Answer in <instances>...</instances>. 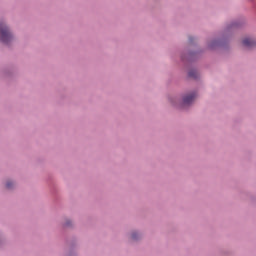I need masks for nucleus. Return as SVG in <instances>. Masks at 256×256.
<instances>
[{
  "mask_svg": "<svg viewBox=\"0 0 256 256\" xmlns=\"http://www.w3.org/2000/svg\"><path fill=\"white\" fill-rule=\"evenodd\" d=\"M13 39V35H11V32L9 31V28L5 26V24L0 23V41L2 43H11Z\"/></svg>",
  "mask_w": 256,
  "mask_h": 256,
  "instance_id": "1",
  "label": "nucleus"
},
{
  "mask_svg": "<svg viewBox=\"0 0 256 256\" xmlns=\"http://www.w3.org/2000/svg\"><path fill=\"white\" fill-rule=\"evenodd\" d=\"M195 93L187 95L183 98V103L184 105H191V103H193V101H195Z\"/></svg>",
  "mask_w": 256,
  "mask_h": 256,
  "instance_id": "2",
  "label": "nucleus"
},
{
  "mask_svg": "<svg viewBox=\"0 0 256 256\" xmlns=\"http://www.w3.org/2000/svg\"><path fill=\"white\" fill-rule=\"evenodd\" d=\"M242 43H243L244 47H248V48L255 47V45H256L255 40H253L251 38H245L242 41Z\"/></svg>",
  "mask_w": 256,
  "mask_h": 256,
  "instance_id": "3",
  "label": "nucleus"
},
{
  "mask_svg": "<svg viewBox=\"0 0 256 256\" xmlns=\"http://www.w3.org/2000/svg\"><path fill=\"white\" fill-rule=\"evenodd\" d=\"M12 186H13V183H12V182H7V183H6L7 189H11Z\"/></svg>",
  "mask_w": 256,
  "mask_h": 256,
  "instance_id": "4",
  "label": "nucleus"
},
{
  "mask_svg": "<svg viewBox=\"0 0 256 256\" xmlns=\"http://www.w3.org/2000/svg\"><path fill=\"white\" fill-rule=\"evenodd\" d=\"M132 239H137V234L136 233L132 234Z\"/></svg>",
  "mask_w": 256,
  "mask_h": 256,
  "instance_id": "5",
  "label": "nucleus"
},
{
  "mask_svg": "<svg viewBox=\"0 0 256 256\" xmlns=\"http://www.w3.org/2000/svg\"><path fill=\"white\" fill-rule=\"evenodd\" d=\"M189 76H190V77H193V73H192V72H190V73H189Z\"/></svg>",
  "mask_w": 256,
  "mask_h": 256,
  "instance_id": "6",
  "label": "nucleus"
}]
</instances>
